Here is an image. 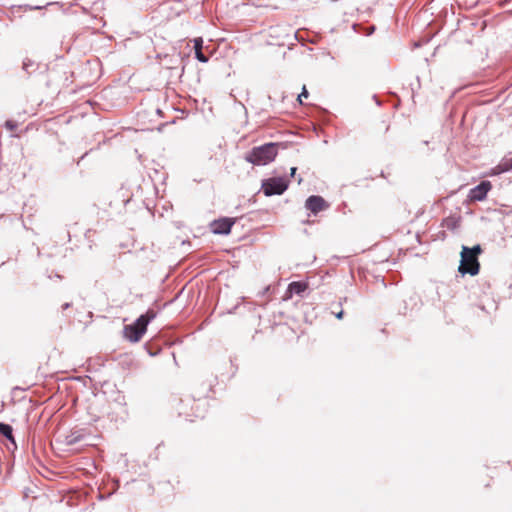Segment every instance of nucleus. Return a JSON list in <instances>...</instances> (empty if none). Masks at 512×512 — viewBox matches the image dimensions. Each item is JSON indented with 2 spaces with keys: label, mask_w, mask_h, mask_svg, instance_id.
Masks as SVG:
<instances>
[{
  "label": "nucleus",
  "mask_w": 512,
  "mask_h": 512,
  "mask_svg": "<svg viewBox=\"0 0 512 512\" xmlns=\"http://www.w3.org/2000/svg\"><path fill=\"white\" fill-rule=\"evenodd\" d=\"M482 252V248L479 244L474 245L473 247L462 246V250L460 253V264L458 267V272L465 276L469 274L471 276H475L480 271V262L479 255Z\"/></svg>",
  "instance_id": "f257e3e1"
},
{
  "label": "nucleus",
  "mask_w": 512,
  "mask_h": 512,
  "mask_svg": "<svg viewBox=\"0 0 512 512\" xmlns=\"http://www.w3.org/2000/svg\"><path fill=\"white\" fill-rule=\"evenodd\" d=\"M278 145L276 142H269L263 145L253 147L246 153L244 159L257 166L267 165L274 161L278 153Z\"/></svg>",
  "instance_id": "f03ea898"
},
{
  "label": "nucleus",
  "mask_w": 512,
  "mask_h": 512,
  "mask_svg": "<svg viewBox=\"0 0 512 512\" xmlns=\"http://www.w3.org/2000/svg\"><path fill=\"white\" fill-rule=\"evenodd\" d=\"M156 317V312L148 309L144 314L140 315L133 323L125 325L123 329L124 337L132 343L141 340L147 331L149 323Z\"/></svg>",
  "instance_id": "7ed1b4c3"
},
{
  "label": "nucleus",
  "mask_w": 512,
  "mask_h": 512,
  "mask_svg": "<svg viewBox=\"0 0 512 512\" xmlns=\"http://www.w3.org/2000/svg\"><path fill=\"white\" fill-rule=\"evenodd\" d=\"M289 187V180L286 177H271L262 181L261 189L265 196L281 195Z\"/></svg>",
  "instance_id": "20e7f679"
},
{
  "label": "nucleus",
  "mask_w": 512,
  "mask_h": 512,
  "mask_svg": "<svg viewBox=\"0 0 512 512\" xmlns=\"http://www.w3.org/2000/svg\"><path fill=\"white\" fill-rule=\"evenodd\" d=\"M235 223L234 218L230 217H222L216 220H213L210 224V229L212 233L217 235H228L231 232V229Z\"/></svg>",
  "instance_id": "39448f33"
},
{
  "label": "nucleus",
  "mask_w": 512,
  "mask_h": 512,
  "mask_svg": "<svg viewBox=\"0 0 512 512\" xmlns=\"http://www.w3.org/2000/svg\"><path fill=\"white\" fill-rule=\"evenodd\" d=\"M491 188V182L483 180L469 191L468 197L471 201H483Z\"/></svg>",
  "instance_id": "423d86ee"
},
{
  "label": "nucleus",
  "mask_w": 512,
  "mask_h": 512,
  "mask_svg": "<svg viewBox=\"0 0 512 512\" xmlns=\"http://www.w3.org/2000/svg\"><path fill=\"white\" fill-rule=\"evenodd\" d=\"M328 207L329 204L322 196L319 195H311L305 201V208L314 215H317Z\"/></svg>",
  "instance_id": "0eeeda50"
},
{
  "label": "nucleus",
  "mask_w": 512,
  "mask_h": 512,
  "mask_svg": "<svg viewBox=\"0 0 512 512\" xmlns=\"http://www.w3.org/2000/svg\"><path fill=\"white\" fill-rule=\"evenodd\" d=\"M88 435L86 429L74 428L64 436L63 443L67 446H72L85 441Z\"/></svg>",
  "instance_id": "6e6552de"
},
{
  "label": "nucleus",
  "mask_w": 512,
  "mask_h": 512,
  "mask_svg": "<svg viewBox=\"0 0 512 512\" xmlns=\"http://www.w3.org/2000/svg\"><path fill=\"white\" fill-rule=\"evenodd\" d=\"M191 402L195 403V399H186V400H183V399H180L179 401V404H178V407H177V410H178V414L179 416H183L186 420H189V421H193V419L191 417H202V415H200L198 413V410L197 408H195L194 406H191V412L187 411V405H189Z\"/></svg>",
  "instance_id": "1a4fd4ad"
},
{
  "label": "nucleus",
  "mask_w": 512,
  "mask_h": 512,
  "mask_svg": "<svg viewBox=\"0 0 512 512\" xmlns=\"http://www.w3.org/2000/svg\"><path fill=\"white\" fill-rule=\"evenodd\" d=\"M307 289L308 284L305 281H293L287 287L286 298H290L292 295L303 296Z\"/></svg>",
  "instance_id": "9d476101"
},
{
  "label": "nucleus",
  "mask_w": 512,
  "mask_h": 512,
  "mask_svg": "<svg viewBox=\"0 0 512 512\" xmlns=\"http://www.w3.org/2000/svg\"><path fill=\"white\" fill-rule=\"evenodd\" d=\"M0 435L10 441L16 446L15 438L13 435V427L10 424L0 422Z\"/></svg>",
  "instance_id": "9b49d317"
},
{
  "label": "nucleus",
  "mask_w": 512,
  "mask_h": 512,
  "mask_svg": "<svg viewBox=\"0 0 512 512\" xmlns=\"http://www.w3.org/2000/svg\"><path fill=\"white\" fill-rule=\"evenodd\" d=\"M144 348L147 351V353L152 357L159 355L162 351L161 345L155 341H149L145 343Z\"/></svg>",
  "instance_id": "f8f14e48"
},
{
  "label": "nucleus",
  "mask_w": 512,
  "mask_h": 512,
  "mask_svg": "<svg viewBox=\"0 0 512 512\" xmlns=\"http://www.w3.org/2000/svg\"><path fill=\"white\" fill-rule=\"evenodd\" d=\"M39 65L33 60L26 58L23 61L22 69L28 74L31 75L38 69Z\"/></svg>",
  "instance_id": "ddd939ff"
},
{
  "label": "nucleus",
  "mask_w": 512,
  "mask_h": 512,
  "mask_svg": "<svg viewBox=\"0 0 512 512\" xmlns=\"http://www.w3.org/2000/svg\"><path fill=\"white\" fill-rule=\"evenodd\" d=\"M500 173L508 172L512 169V157L503 159L497 166Z\"/></svg>",
  "instance_id": "4468645a"
},
{
  "label": "nucleus",
  "mask_w": 512,
  "mask_h": 512,
  "mask_svg": "<svg viewBox=\"0 0 512 512\" xmlns=\"http://www.w3.org/2000/svg\"><path fill=\"white\" fill-rule=\"evenodd\" d=\"M195 58L201 63H207L209 61V58L203 53L202 50H199V48H197L195 51Z\"/></svg>",
  "instance_id": "2eb2a0df"
},
{
  "label": "nucleus",
  "mask_w": 512,
  "mask_h": 512,
  "mask_svg": "<svg viewBox=\"0 0 512 512\" xmlns=\"http://www.w3.org/2000/svg\"><path fill=\"white\" fill-rule=\"evenodd\" d=\"M309 95L308 90L306 89V86H303L301 93L298 95L297 100L299 103H303L302 98H307Z\"/></svg>",
  "instance_id": "dca6fc26"
},
{
  "label": "nucleus",
  "mask_w": 512,
  "mask_h": 512,
  "mask_svg": "<svg viewBox=\"0 0 512 512\" xmlns=\"http://www.w3.org/2000/svg\"><path fill=\"white\" fill-rule=\"evenodd\" d=\"M5 128L10 131H14L17 128V123L12 120H7L5 122Z\"/></svg>",
  "instance_id": "f3484780"
},
{
  "label": "nucleus",
  "mask_w": 512,
  "mask_h": 512,
  "mask_svg": "<svg viewBox=\"0 0 512 512\" xmlns=\"http://www.w3.org/2000/svg\"><path fill=\"white\" fill-rule=\"evenodd\" d=\"M193 42H194V50L195 51H196L197 48H199V50H202V48H203V39L201 37L195 38Z\"/></svg>",
  "instance_id": "a211bd4d"
},
{
  "label": "nucleus",
  "mask_w": 512,
  "mask_h": 512,
  "mask_svg": "<svg viewBox=\"0 0 512 512\" xmlns=\"http://www.w3.org/2000/svg\"><path fill=\"white\" fill-rule=\"evenodd\" d=\"M335 316L337 319H342L344 317V311L340 310L339 312L335 313Z\"/></svg>",
  "instance_id": "6ab92c4d"
},
{
  "label": "nucleus",
  "mask_w": 512,
  "mask_h": 512,
  "mask_svg": "<svg viewBox=\"0 0 512 512\" xmlns=\"http://www.w3.org/2000/svg\"><path fill=\"white\" fill-rule=\"evenodd\" d=\"M296 171H297V168H296V167H292V168L290 169V176H291V177H294V176H295Z\"/></svg>",
  "instance_id": "aec40b11"
},
{
  "label": "nucleus",
  "mask_w": 512,
  "mask_h": 512,
  "mask_svg": "<svg viewBox=\"0 0 512 512\" xmlns=\"http://www.w3.org/2000/svg\"><path fill=\"white\" fill-rule=\"evenodd\" d=\"M373 99L375 100V102H376V104H377L378 106H380V105H381V101L379 100V98L377 97V95H374V96H373Z\"/></svg>",
  "instance_id": "412c9836"
},
{
  "label": "nucleus",
  "mask_w": 512,
  "mask_h": 512,
  "mask_svg": "<svg viewBox=\"0 0 512 512\" xmlns=\"http://www.w3.org/2000/svg\"><path fill=\"white\" fill-rule=\"evenodd\" d=\"M70 306H71V304H70V303H68V302H67V303H64V304H63V306H62V309H63V310H66V309H68Z\"/></svg>",
  "instance_id": "4be33fe9"
},
{
  "label": "nucleus",
  "mask_w": 512,
  "mask_h": 512,
  "mask_svg": "<svg viewBox=\"0 0 512 512\" xmlns=\"http://www.w3.org/2000/svg\"><path fill=\"white\" fill-rule=\"evenodd\" d=\"M99 418L98 417H92L91 421L96 422Z\"/></svg>",
  "instance_id": "5701e85b"
}]
</instances>
